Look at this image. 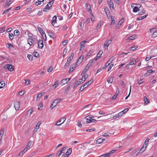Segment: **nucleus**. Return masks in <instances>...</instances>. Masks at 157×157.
<instances>
[{"mask_svg": "<svg viewBox=\"0 0 157 157\" xmlns=\"http://www.w3.org/2000/svg\"><path fill=\"white\" fill-rule=\"evenodd\" d=\"M66 119V118L65 117H63L61 118L59 120L56 122V125L57 126L60 125L64 122Z\"/></svg>", "mask_w": 157, "mask_h": 157, "instance_id": "1", "label": "nucleus"}, {"mask_svg": "<svg viewBox=\"0 0 157 157\" xmlns=\"http://www.w3.org/2000/svg\"><path fill=\"white\" fill-rule=\"evenodd\" d=\"M84 58L83 55L81 56L77 60V61L76 63L75 64L78 66V65H79L81 63L82 61V60Z\"/></svg>", "mask_w": 157, "mask_h": 157, "instance_id": "2", "label": "nucleus"}, {"mask_svg": "<svg viewBox=\"0 0 157 157\" xmlns=\"http://www.w3.org/2000/svg\"><path fill=\"white\" fill-rule=\"evenodd\" d=\"M35 39L34 38H28L27 40L28 43L29 44L30 46L33 45L34 42L35 41Z\"/></svg>", "mask_w": 157, "mask_h": 157, "instance_id": "3", "label": "nucleus"}, {"mask_svg": "<svg viewBox=\"0 0 157 157\" xmlns=\"http://www.w3.org/2000/svg\"><path fill=\"white\" fill-rule=\"evenodd\" d=\"M89 86V85H88V84L87 83V82L84 83L80 87L79 90V92H81L84 90L85 88H86Z\"/></svg>", "mask_w": 157, "mask_h": 157, "instance_id": "4", "label": "nucleus"}, {"mask_svg": "<svg viewBox=\"0 0 157 157\" xmlns=\"http://www.w3.org/2000/svg\"><path fill=\"white\" fill-rule=\"evenodd\" d=\"M112 40H108L104 44V47L105 49L106 50L108 49V48L110 44H111L112 42Z\"/></svg>", "mask_w": 157, "mask_h": 157, "instance_id": "5", "label": "nucleus"}, {"mask_svg": "<svg viewBox=\"0 0 157 157\" xmlns=\"http://www.w3.org/2000/svg\"><path fill=\"white\" fill-rule=\"evenodd\" d=\"M14 107L16 110H19L20 106V102L19 101H16L14 103Z\"/></svg>", "mask_w": 157, "mask_h": 157, "instance_id": "6", "label": "nucleus"}, {"mask_svg": "<svg viewBox=\"0 0 157 157\" xmlns=\"http://www.w3.org/2000/svg\"><path fill=\"white\" fill-rule=\"evenodd\" d=\"M38 46L39 48L42 49L44 46L43 41L42 40H39L38 41Z\"/></svg>", "mask_w": 157, "mask_h": 157, "instance_id": "7", "label": "nucleus"}, {"mask_svg": "<svg viewBox=\"0 0 157 157\" xmlns=\"http://www.w3.org/2000/svg\"><path fill=\"white\" fill-rule=\"evenodd\" d=\"M105 141V139L103 138H100L98 139L96 142V144H100L102 143H103Z\"/></svg>", "mask_w": 157, "mask_h": 157, "instance_id": "8", "label": "nucleus"}, {"mask_svg": "<svg viewBox=\"0 0 157 157\" xmlns=\"http://www.w3.org/2000/svg\"><path fill=\"white\" fill-rule=\"evenodd\" d=\"M155 71H153L152 70H147L146 73L144 75L145 77H147L151 73Z\"/></svg>", "mask_w": 157, "mask_h": 157, "instance_id": "9", "label": "nucleus"}, {"mask_svg": "<svg viewBox=\"0 0 157 157\" xmlns=\"http://www.w3.org/2000/svg\"><path fill=\"white\" fill-rule=\"evenodd\" d=\"M124 18H122L119 21L118 23L117 24V29H119V27L121 25V24L124 22Z\"/></svg>", "mask_w": 157, "mask_h": 157, "instance_id": "10", "label": "nucleus"}, {"mask_svg": "<svg viewBox=\"0 0 157 157\" xmlns=\"http://www.w3.org/2000/svg\"><path fill=\"white\" fill-rule=\"evenodd\" d=\"M6 68L10 71H13L14 70L13 66V65L9 64L6 65Z\"/></svg>", "mask_w": 157, "mask_h": 157, "instance_id": "11", "label": "nucleus"}, {"mask_svg": "<svg viewBox=\"0 0 157 157\" xmlns=\"http://www.w3.org/2000/svg\"><path fill=\"white\" fill-rule=\"evenodd\" d=\"M123 115V113L122 112H120L118 114L116 115L113 117V119H116V118L120 117Z\"/></svg>", "mask_w": 157, "mask_h": 157, "instance_id": "12", "label": "nucleus"}, {"mask_svg": "<svg viewBox=\"0 0 157 157\" xmlns=\"http://www.w3.org/2000/svg\"><path fill=\"white\" fill-rule=\"evenodd\" d=\"M77 66L76 64L75 65H71L70 68L69 70L68 71L69 73H71L75 69L76 67Z\"/></svg>", "mask_w": 157, "mask_h": 157, "instance_id": "13", "label": "nucleus"}, {"mask_svg": "<svg viewBox=\"0 0 157 157\" xmlns=\"http://www.w3.org/2000/svg\"><path fill=\"white\" fill-rule=\"evenodd\" d=\"M41 123V121L39 122L36 124V126L33 130L34 132H36L37 130L39 129V126Z\"/></svg>", "mask_w": 157, "mask_h": 157, "instance_id": "14", "label": "nucleus"}, {"mask_svg": "<svg viewBox=\"0 0 157 157\" xmlns=\"http://www.w3.org/2000/svg\"><path fill=\"white\" fill-rule=\"evenodd\" d=\"M56 19L57 17L56 15L53 17L52 21V24L53 26H54L55 24L56 23Z\"/></svg>", "mask_w": 157, "mask_h": 157, "instance_id": "15", "label": "nucleus"}, {"mask_svg": "<svg viewBox=\"0 0 157 157\" xmlns=\"http://www.w3.org/2000/svg\"><path fill=\"white\" fill-rule=\"evenodd\" d=\"M144 146H143L140 150L136 154V155L137 156L140 154H142L145 150Z\"/></svg>", "mask_w": 157, "mask_h": 157, "instance_id": "16", "label": "nucleus"}, {"mask_svg": "<svg viewBox=\"0 0 157 157\" xmlns=\"http://www.w3.org/2000/svg\"><path fill=\"white\" fill-rule=\"evenodd\" d=\"M37 29L41 34V35L43 36L44 35V34H45V32L40 27H37Z\"/></svg>", "mask_w": 157, "mask_h": 157, "instance_id": "17", "label": "nucleus"}, {"mask_svg": "<svg viewBox=\"0 0 157 157\" xmlns=\"http://www.w3.org/2000/svg\"><path fill=\"white\" fill-rule=\"evenodd\" d=\"M53 3L54 1H50L46 5V7L50 8V7H52Z\"/></svg>", "mask_w": 157, "mask_h": 157, "instance_id": "18", "label": "nucleus"}, {"mask_svg": "<svg viewBox=\"0 0 157 157\" xmlns=\"http://www.w3.org/2000/svg\"><path fill=\"white\" fill-rule=\"evenodd\" d=\"M94 51L93 49H91L90 50L89 52L88 53L86 56L85 58L86 59H87L89 58V56H90L93 53Z\"/></svg>", "mask_w": 157, "mask_h": 157, "instance_id": "19", "label": "nucleus"}, {"mask_svg": "<svg viewBox=\"0 0 157 157\" xmlns=\"http://www.w3.org/2000/svg\"><path fill=\"white\" fill-rule=\"evenodd\" d=\"M144 104L145 105H147L149 103V100L148 99L147 97H144Z\"/></svg>", "mask_w": 157, "mask_h": 157, "instance_id": "20", "label": "nucleus"}, {"mask_svg": "<svg viewBox=\"0 0 157 157\" xmlns=\"http://www.w3.org/2000/svg\"><path fill=\"white\" fill-rule=\"evenodd\" d=\"M149 140V139H148V138H147L146 140L145 141V142H144V145L143 146H144V148H145V149H146V148L147 146V144L148 143Z\"/></svg>", "mask_w": 157, "mask_h": 157, "instance_id": "21", "label": "nucleus"}, {"mask_svg": "<svg viewBox=\"0 0 157 157\" xmlns=\"http://www.w3.org/2000/svg\"><path fill=\"white\" fill-rule=\"evenodd\" d=\"M57 102H56L54 100V101L52 102V104L51 106V109H52L53 108L57 105Z\"/></svg>", "mask_w": 157, "mask_h": 157, "instance_id": "22", "label": "nucleus"}, {"mask_svg": "<svg viewBox=\"0 0 157 157\" xmlns=\"http://www.w3.org/2000/svg\"><path fill=\"white\" fill-rule=\"evenodd\" d=\"M98 121V120H97L93 119H92V118H91V119L90 120V121H87L86 122V123H89L91 122L96 123Z\"/></svg>", "mask_w": 157, "mask_h": 157, "instance_id": "23", "label": "nucleus"}, {"mask_svg": "<svg viewBox=\"0 0 157 157\" xmlns=\"http://www.w3.org/2000/svg\"><path fill=\"white\" fill-rule=\"evenodd\" d=\"M110 17L111 19V22L110 24V25H114L115 23V20L114 17L113 16H111Z\"/></svg>", "mask_w": 157, "mask_h": 157, "instance_id": "24", "label": "nucleus"}, {"mask_svg": "<svg viewBox=\"0 0 157 157\" xmlns=\"http://www.w3.org/2000/svg\"><path fill=\"white\" fill-rule=\"evenodd\" d=\"M94 116L90 115V116H87L85 117V118L87 120V121H90V120H91V118H94Z\"/></svg>", "mask_w": 157, "mask_h": 157, "instance_id": "25", "label": "nucleus"}, {"mask_svg": "<svg viewBox=\"0 0 157 157\" xmlns=\"http://www.w3.org/2000/svg\"><path fill=\"white\" fill-rule=\"evenodd\" d=\"M95 63V62L93 60H90L88 63L87 64V65L89 67L93 65Z\"/></svg>", "mask_w": 157, "mask_h": 157, "instance_id": "26", "label": "nucleus"}, {"mask_svg": "<svg viewBox=\"0 0 157 157\" xmlns=\"http://www.w3.org/2000/svg\"><path fill=\"white\" fill-rule=\"evenodd\" d=\"M48 34L49 36L50 37L53 39H54L55 38L56 36L54 34H53L52 33L49 32V33Z\"/></svg>", "mask_w": 157, "mask_h": 157, "instance_id": "27", "label": "nucleus"}, {"mask_svg": "<svg viewBox=\"0 0 157 157\" xmlns=\"http://www.w3.org/2000/svg\"><path fill=\"white\" fill-rule=\"evenodd\" d=\"M5 82L2 81L0 82V89L2 88L5 86Z\"/></svg>", "mask_w": 157, "mask_h": 157, "instance_id": "28", "label": "nucleus"}, {"mask_svg": "<svg viewBox=\"0 0 157 157\" xmlns=\"http://www.w3.org/2000/svg\"><path fill=\"white\" fill-rule=\"evenodd\" d=\"M147 15H148L147 14H146V15L144 16H143L140 17L136 19V20L137 21H139V20H142L145 18L147 16Z\"/></svg>", "mask_w": 157, "mask_h": 157, "instance_id": "29", "label": "nucleus"}, {"mask_svg": "<svg viewBox=\"0 0 157 157\" xmlns=\"http://www.w3.org/2000/svg\"><path fill=\"white\" fill-rule=\"evenodd\" d=\"M104 10L106 13L107 17H108V15H110V12L109 9L108 8H106Z\"/></svg>", "mask_w": 157, "mask_h": 157, "instance_id": "30", "label": "nucleus"}, {"mask_svg": "<svg viewBox=\"0 0 157 157\" xmlns=\"http://www.w3.org/2000/svg\"><path fill=\"white\" fill-rule=\"evenodd\" d=\"M103 53V51L102 50H100L98 53L97 57H98V58H100L101 57V55Z\"/></svg>", "mask_w": 157, "mask_h": 157, "instance_id": "31", "label": "nucleus"}, {"mask_svg": "<svg viewBox=\"0 0 157 157\" xmlns=\"http://www.w3.org/2000/svg\"><path fill=\"white\" fill-rule=\"evenodd\" d=\"M139 8H138V7H137V6H135V7H134V8H133V9L132 11H133V12H136L137 11H139Z\"/></svg>", "mask_w": 157, "mask_h": 157, "instance_id": "32", "label": "nucleus"}, {"mask_svg": "<svg viewBox=\"0 0 157 157\" xmlns=\"http://www.w3.org/2000/svg\"><path fill=\"white\" fill-rule=\"evenodd\" d=\"M72 152L71 148H70L67 149V151L65 154H67L68 155H70Z\"/></svg>", "mask_w": 157, "mask_h": 157, "instance_id": "33", "label": "nucleus"}, {"mask_svg": "<svg viewBox=\"0 0 157 157\" xmlns=\"http://www.w3.org/2000/svg\"><path fill=\"white\" fill-rule=\"evenodd\" d=\"M44 0H38V1L36 2L35 4L36 6H38L39 5H40L41 4V2H44Z\"/></svg>", "mask_w": 157, "mask_h": 157, "instance_id": "34", "label": "nucleus"}, {"mask_svg": "<svg viewBox=\"0 0 157 157\" xmlns=\"http://www.w3.org/2000/svg\"><path fill=\"white\" fill-rule=\"evenodd\" d=\"M86 9L87 11H89L91 10L90 5L87 3L86 4Z\"/></svg>", "mask_w": 157, "mask_h": 157, "instance_id": "35", "label": "nucleus"}, {"mask_svg": "<svg viewBox=\"0 0 157 157\" xmlns=\"http://www.w3.org/2000/svg\"><path fill=\"white\" fill-rule=\"evenodd\" d=\"M63 153V155H64V152H62V151L59 150L58 153L56 154V155L58 156H59L62 154Z\"/></svg>", "mask_w": 157, "mask_h": 157, "instance_id": "36", "label": "nucleus"}, {"mask_svg": "<svg viewBox=\"0 0 157 157\" xmlns=\"http://www.w3.org/2000/svg\"><path fill=\"white\" fill-rule=\"evenodd\" d=\"M42 96V93H40L38 94L36 96V101H38Z\"/></svg>", "mask_w": 157, "mask_h": 157, "instance_id": "37", "label": "nucleus"}, {"mask_svg": "<svg viewBox=\"0 0 157 157\" xmlns=\"http://www.w3.org/2000/svg\"><path fill=\"white\" fill-rule=\"evenodd\" d=\"M11 0H7V3L5 4V7H6L9 6L11 4V3H10V2Z\"/></svg>", "mask_w": 157, "mask_h": 157, "instance_id": "38", "label": "nucleus"}, {"mask_svg": "<svg viewBox=\"0 0 157 157\" xmlns=\"http://www.w3.org/2000/svg\"><path fill=\"white\" fill-rule=\"evenodd\" d=\"M33 141H29L28 143L27 144L26 146V147L28 148L29 149Z\"/></svg>", "mask_w": 157, "mask_h": 157, "instance_id": "39", "label": "nucleus"}, {"mask_svg": "<svg viewBox=\"0 0 157 157\" xmlns=\"http://www.w3.org/2000/svg\"><path fill=\"white\" fill-rule=\"evenodd\" d=\"M15 36H18L19 35V32L18 30H16L14 31Z\"/></svg>", "mask_w": 157, "mask_h": 157, "instance_id": "40", "label": "nucleus"}, {"mask_svg": "<svg viewBox=\"0 0 157 157\" xmlns=\"http://www.w3.org/2000/svg\"><path fill=\"white\" fill-rule=\"evenodd\" d=\"M136 35H133L132 36H130L129 37L128 39L129 40H134L136 38Z\"/></svg>", "mask_w": 157, "mask_h": 157, "instance_id": "41", "label": "nucleus"}, {"mask_svg": "<svg viewBox=\"0 0 157 157\" xmlns=\"http://www.w3.org/2000/svg\"><path fill=\"white\" fill-rule=\"evenodd\" d=\"M6 27L3 26L2 27L0 28V33L3 32L5 30Z\"/></svg>", "mask_w": 157, "mask_h": 157, "instance_id": "42", "label": "nucleus"}, {"mask_svg": "<svg viewBox=\"0 0 157 157\" xmlns=\"http://www.w3.org/2000/svg\"><path fill=\"white\" fill-rule=\"evenodd\" d=\"M67 78H65L63 79L61 81V83L63 84L64 85L67 83Z\"/></svg>", "mask_w": 157, "mask_h": 157, "instance_id": "43", "label": "nucleus"}, {"mask_svg": "<svg viewBox=\"0 0 157 157\" xmlns=\"http://www.w3.org/2000/svg\"><path fill=\"white\" fill-rule=\"evenodd\" d=\"M33 56L36 57H38L39 56V54L37 52H35L33 53Z\"/></svg>", "mask_w": 157, "mask_h": 157, "instance_id": "44", "label": "nucleus"}, {"mask_svg": "<svg viewBox=\"0 0 157 157\" xmlns=\"http://www.w3.org/2000/svg\"><path fill=\"white\" fill-rule=\"evenodd\" d=\"M109 61H107L106 63H105V65H104V66L103 67H102V68L103 69H105L110 64V63H109Z\"/></svg>", "mask_w": 157, "mask_h": 157, "instance_id": "45", "label": "nucleus"}, {"mask_svg": "<svg viewBox=\"0 0 157 157\" xmlns=\"http://www.w3.org/2000/svg\"><path fill=\"white\" fill-rule=\"evenodd\" d=\"M86 41H82L80 43V45L81 48H83L84 47V44L86 42Z\"/></svg>", "mask_w": 157, "mask_h": 157, "instance_id": "46", "label": "nucleus"}, {"mask_svg": "<svg viewBox=\"0 0 157 157\" xmlns=\"http://www.w3.org/2000/svg\"><path fill=\"white\" fill-rule=\"evenodd\" d=\"M107 82L108 83H112L113 82V77H111L108 79L107 80Z\"/></svg>", "mask_w": 157, "mask_h": 157, "instance_id": "47", "label": "nucleus"}, {"mask_svg": "<svg viewBox=\"0 0 157 157\" xmlns=\"http://www.w3.org/2000/svg\"><path fill=\"white\" fill-rule=\"evenodd\" d=\"M25 153H24V152L22 151L19 153V154L16 157H21Z\"/></svg>", "mask_w": 157, "mask_h": 157, "instance_id": "48", "label": "nucleus"}, {"mask_svg": "<svg viewBox=\"0 0 157 157\" xmlns=\"http://www.w3.org/2000/svg\"><path fill=\"white\" fill-rule=\"evenodd\" d=\"M59 82V81L58 80H57L55 82L54 84L52 86H54L55 87H56V86L58 85Z\"/></svg>", "mask_w": 157, "mask_h": 157, "instance_id": "49", "label": "nucleus"}, {"mask_svg": "<svg viewBox=\"0 0 157 157\" xmlns=\"http://www.w3.org/2000/svg\"><path fill=\"white\" fill-rule=\"evenodd\" d=\"M27 57L29 59V60L31 61H32L33 60V56L31 55H28L27 56Z\"/></svg>", "mask_w": 157, "mask_h": 157, "instance_id": "50", "label": "nucleus"}, {"mask_svg": "<svg viewBox=\"0 0 157 157\" xmlns=\"http://www.w3.org/2000/svg\"><path fill=\"white\" fill-rule=\"evenodd\" d=\"M24 80L25 81V84L27 85H28L30 83V81L29 80H25V79Z\"/></svg>", "mask_w": 157, "mask_h": 157, "instance_id": "51", "label": "nucleus"}, {"mask_svg": "<svg viewBox=\"0 0 157 157\" xmlns=\"http://www.w3.org/2000/svg\"><path fill=\"white\" fill-rule=\"evenodd\" d=\"M9 38L11 40H12L13 39V35L12 33H9Z\"/></svg>", "mask_w": 157, "mask_h": 157, "instance_id": "52", "label": "nucleus"}, {"mask_svg": "<svg viewBox=\"0 0 157 157\" xmlns=\"http://www.w3.org/2000/svg\"><path fill=\"white\" fill-rule=\"evenodd\" d=\"M89 68V67H88V66L86 65V66L84 69L82 71L86 73V72L88 70Z\"/></svg>", "mask_w": 157, "mask_h": 157, "instance_id": "53", "label": "nucleus"}, {"mask_svg": "<svg viewBox=\"0 0 157 157\" xmlns=\"http://www.w3.org/2000/svg\"><path fill=\"white\" fill-rule=\"evenodd\" d=\"M6 47L8 48H9L11 47H13V46L11 43H7L6 44Z\"/></svg>", "mask_w": 157, "mask_h": 157, "instance_id": "54", "label": "nucleus"}, {"mask_svg": "<svg viewBox=\"0 0 157 157\" xmlns=\"http://www.w3.org/2000/svg\"><path fill=\"white\" fill-rule=\"evenodd\" d=\"M109 5L110 8L112 7L113 9V2H111V3H109Z\"/></svg>", "mask_w": 157, "mask_h": 157, "instance_id": "55", "label": "nucleus"}, {"mask_svg": "<svg viewBox=\"0 0 157 157\" xmlns=\"http://www.w3.org/2000/svg\"><path fill=\"white\" fill-rule=\"evenodd\" d=\"M157 36V33L155 32H154L152 34V36L153 37H155Z\"/></svg>", "mask_w": 157, "mask_h": 157, "instance_id": "56", "label": "nucleus"}, {"mask_svg": "<svg viewBox=\"0 0 157 157\" xmlns=\"http://www.w3.org/2000/svg\"><path fill=\"white\" fill-rule=\"evenodd\" d=\"M137 48V47H136V46H134V47H131L130 48H131V50H132V51H135V50H136V49Z\"/></svg>", "mask_w": 157, "mask_h": 157, "instance_id": "57", "label": "nucleus"}, {"mask_svg": "<svg viewBox=\"0 0 157 157\" xmlns=\"http://www.w3.org/2000/svg\"><path fill=\"white\" fill-rule=\"evenodd\" d=\"M79 85V84L78 83V82H76L74 84V85L73 86V89L75 88V87H77Z\"/></svg>", "mask_w": 157, "mask_h": 157, "instance_id": "58", "label": "nucleus"}, {"mask_svg": "<svg viewBox=\"0 0 157 157\" xmlns=\"http://www.w3.org/2000/svg\"><path fill=\"white\" fill-rule=\"evenodd\" d=\"M93 81V79H92V78L91 79L90 81H89L87 82V83L88 84V85H90V84H91L92 82Z\"/></svg>", "mask_w": 157, "mask_h": 157, "instance_id": "59", "label": "nucleus"}, {"mask_svg": "<svg viewBox=\"0 0 157 157\" xmlns=\"http://www.w3.org/2000/svg\"><path fill=\"white\" fill-rule=\"evenodd\" d=\"M145 13V11L144 10H142V11H141V12L139 13L138 14L139 15H142L143 14Z\"/></svg>", "mask_w": 157, "mask_h": 157, "instance_id": "60", "label": "nucleus"}, {"mask_svg": "<svg viewBox=\"0 0 157 157\" xmlns=\"http://www.w3.org/2000/svg\"><path fill=\"white\" fill-rule=\"evenodd\" d=\"M84 81H83V79L82 78L81 79H80L79 81H78L77 82H78L79 84L80 85L83 83Z\"/></svg>", "mask_w": 157, "mask_h": 157, "instance_id": "61", "label": "nucleus"}, {"mask_svg": "<svg viewBox=\"0 0 157 157\" xmlns=\"http://www.w3.org/2000/svg\"><path fill=\"white\" fill-rule=\"evenodd\" d=\"M50 9H51L50 8L45 6V8H44V9L43 11L44 12H47L48 11V10H49Z\"/></svg>", "mask_w": 157, "mask_h": 157, "instance_id": "62", "label": "nucleus"}, {"mask_svg": "<svg viewBox=\"0 0 157 157\" xmlns=\"http://www.w3.org/2000/svg\"><path fill=\"white\" fill-rule=\"evenodd\" d=\"M118 93H116L115 95H114L112 98H111V99L112 100H114L115 99L117 98V96L118 95Z\"/></svg>", "mask_w": 157, "mask_h": 157, "instance_id": "63", "label": "nucleus"}, {"mask_svg": "<svg viewBox=\"0 0 157 157\" xmlns=\"http://www.w3.org/2000/svg\"><path fill=\"white\" fill-rule=\"evenodd\" d=\"M101 22H98L97 27V29H99L101 26Z\"/></svg>", "mask_w": 157, "mask_h": 157, "instance_id": "64", "label": "nucleus"}]
</instances>
